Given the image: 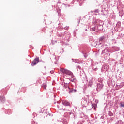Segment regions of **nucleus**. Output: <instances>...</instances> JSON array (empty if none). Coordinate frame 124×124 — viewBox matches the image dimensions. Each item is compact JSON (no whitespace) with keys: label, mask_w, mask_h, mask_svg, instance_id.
<instances>
[{"label":"nucleus","mask_w":124,"mask_h":124,"mask_svg":"<svg viewBox=\"0 0 124 124\" xmlns=\"http://www.w3.org/2000/svg\"><path fill=\"white\" fill-rule=\"evenodd\" d=\"M0 99L2 102H4V100H5V97L2 96L0 97Z\"/></svg>","instance_id":"obj_8"},{"label":"nucleus","mask_w":124,"mask_h":124,"mask_svg":"<svg viewBox=\"0 0 124 124\" xmlns=\"http://www.w3.org/2000/svg\"><path fill=\"white\" fill-rule=\"evenodd\" d=\"M121 107H124V102L121 103Z\"/></svg>","instance_id":"obj_10"},{"label":"nucleus","mask_w":124,"mask_h":124,"mask_svg":"<svg viewBox=\"0 0 124 124\" xmlns=\"http://www.w3.org/2000/svg\"><path fill=\"white\" fill-rule=\"evenodd\" d=\"M69 93H73V89H70Z\"/></svg>","instance_id":"obj_12"},{"label":"nucleus","mask_w":124,"mask_h":124,"mask_svg":"<svg viewBox=\"0 0 124 124\" xmlns=\"http://www.w3.org/2000/svg\"><path fill=\"white\" fill-rule=\"evenodd\" d=\"M62 103L63 104V105H65V106H69V105H70V103L64 100L62 101Z\"/></svg>","instance_id":"obj_4"},{"label":"nucleus","mask_w":124,"mask_h":124,"mask_svg":"<svg viewBox=\"0 0 124 124\" xmlns=\"http://www.w3.org/2000/svg\"><path fill=\"white\" fill-rule=\"evenodd\" d=\"M60 110H63V108H62L61 107H59Z\"/></svg>","instance_id":"obj_13"},{"label":"nucleus","mask_w":124,"mask_h":124,"mask_svg":"<svg viewBox=\"0 0 124 124\" xmlns=\"http://www.w3.org/2000/svg\"><path fill=\"white\" fill-rule=\"evenodd\" d=\"M97 106V105L95 104H93L92 105V108H93V109H94V110H95V109H96Z\"/></svg>","instance_id":"obj_6"},{"label":"nucleus","mask_w":124,"mask_h":124,"mask_svg":"<svg viewBox=\"0 0 124 124\" xmlns=\"http://www.w3.org/2000/svg\"><path fill=\"white\" fill-rule=\"evenodd\" d=\"M91 31H95V28L93 27V28H91Z\"/></svg>","instance_id":"obj_9"},{"label":"nucleus","mask_w":124,"mask_h":124,"mask_svg":"<svg viewBox=\"0 0 124 124\" xmlns=\"http://www.w3.org/2000/svg\"><path fill=\"white\" fill-rule=\"evenodd\" d=\"M73 92L75 93L76 92V90L75 89H73Z\"/></svg>","instance_id":"obj_14"},{"label":"nucleus","mask_w":124,"mask_h":124,"mask_svg":"<svg viewBox=\"0 0 124 124\" xmlns=\"http://www.w3.org/2000/svg\"><path fill=\"white\" fill-rule=\"evenodd\" d=\"M60 71L63 73V74H66L67 75H71L72 78H73V80H75V77L73 75V73L71 72L70 71L64 69V68H61L60 69Z\"/></svg>","instance_id":"obj_1"},{"label":"nucleus","mask_w":124,"mask_h":124,"mask_svg":"<svg viewBox=\"0 0 124 124\" xmlns=\"http://www.w3.org/2000/svg\"><path fill=\"white\" fill-rule=\"evenodd\" d=\"M105 37H102L100 38V40H101V41H102V40H103V39H104Z\"/></svg>","instance_id":"obj_11"},{"label":"nucleus","mask_w":124,"mask_h":124,"mask_svg":"<svg viewBox=\"0 0 124 124\" xmlns=\"http://www.w3.org/2000/svg\"><path fill=\"white\" fill-rule=\"evenodd\" d=\"M104 68L106 70H108L109 69V66H108V65H104Z\"/></svg>","instance_id":"obj_7"},{"label":"nucleus","mask_w":124,"mask_h":124,"mask_svg":"<svg viewBox=\"0 0 124 124\" xmlns=\"http://www.w3.org/2000/svg\"><path fill=\"white\" fill-rule=\"evenodd\" d=\"M102 88H103V84H102V83L100 82V83H98V84L97 85V91H100V90H101V89H102Z\"/></svg>","instance_id":"obj_3"},{"label":"nucleus","mask_w":124,"mask_h":124,"mask_svg":"<svg viewBox=\"0 0 124 124\" xmlns=\"http://www.w3.org/2000/svg\"><path fill=\"white\" fill-rule=\"evenodd\" d=\"M38 62H39V58H35L34 61L32 62V66H34V65H36V64H37V63H38Z\"/></svg>","instance_id":"obj_2"},{"label":"nucleus","mask_w":124,"mask_h":124,"mask_svg":"<svg viewBox=\"0 0 124 124\" xmlns=\"http://www.w3.org/2000/svg\"><path fill=\"white\" fill-rule=\"evenodd\" d=\"M42 87L46 90V88H47V82L45 81L43 84L42 85Z\"/></svg>","instance_id":"obj_5"}]
</instances>
